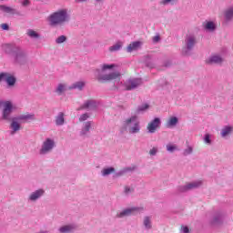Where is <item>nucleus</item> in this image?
<instances>
[{"instance_id": "nucleus-33", "label": "nucleus", "mask_w": 233, "mask_h": 233, "mask_svg": "<svg viewBox=\"0 0 233 233\" xmlns=\"http://www.w3.org/2000/svg\"><path fill=\"white\" fill-rule=\"evenodd\" d=\"M194 153V147L187 145V147L183 150V156L187 157V156H191V154Z\"/></svg>"}, {"instance_id": "nucleus-14", "label": "nucleus", "mask_w": 233, "mask_h": 233, "mask_svg": "<svg viewBox=\"0 0 233 233\" xmlns=\"http://www.w3.org/2000/svg\"><path fill=\"white\" fill-rule=\"evenodd\" d=\"M139 85H141V79H139V78L129 79L125 83L124 87L122 89L123 90H134V88H137V86H139Z\"/></svg>"}, {"instance_id": "nucleus-16", "label": "nucleus", "mask_w": 233, "mask_h": 233, "mask_svg": "<svg viewBox=\"0 0 233 233\" xmlns=\"http://www.w3.org/2000/svg\"><path fill=\"white\" fill-rule=\"evenodd\" d=\"M93 124L94 123L92 121H87L83 124L82 128L80 130L81 137H86L88 134H90V128H92Z\"/></svg>"}, {"instance_id": "nucleus-46", "label": "nucleus", "mask_w": 233, "mask_h": 233, "mask_svg": "<svg viewBox=\"0 0 233 233\" xmlns=\"http://www.w3.org/2000/svg\"><path fill=\"white\" fill-rule=\"evenodd\" d=\"M86 0H76L77 3H85Z\"/></svg>"}, {"instance_id": "nucleus-4", "label": "nucleus", "mask_w": 233, "mask_h": 233, "mask_svg": "<svg viewBox=\"0 0 233 233\" xmlns=\"http://www.w3.org/2000/svg\"><path fill=\"white\" fill-rule=\"evenodd\" d=\"M34 119H35V116L32 114L22 115V116H19L18 117H14L11 120V124L9 126L11 136H15V134H17V132L21 130L20 121H34Z\"/></svg>"}, {"instance_id": "nucleus-43", "label": "nucleus", "mask_w": 233, "mask_h": 233, "mask_svg": "<svg viewBox=\"0 0 233 233\" xmlns=\"http://www.w3.org/2000/svg\"><path fill=\"white\" fill-rule=\"evenodd\" d=\"M161 37L159 35H156L153 37V43H159Z\"/></svg>"}, {"instance_id": "nucleus-30", "label": "nucleus", "mask_w": 233, "mask_h": 233, "mask_svg": "<svg viewBox=\"0 0 233 233\" xmlns=\"http://www.w3.org/2000/svg\"><path fill=\"white\" fill-rule=\"evenodd\" d=\"M143 225L147 230H150V228H152V218L150 217H145Z\"/></svg>"}, {"instance_id": "nucleus-40", "label": "nucleus", "mask_w": 233, "mask_h": 233, "mask_svg": "<svg viewBox=\"0 0 233 233\" xmlns=\"http://www.w3.org/2000/svg\"><path fill=\"white\" fill-rule=\"evenodd\" d=\"M222 217L221 215H217L213 218L212 223L217 225L218 223H221Z\"/></svg>"}, {"instance_id": "nucleus-20", "label": "nucleus", "mask_w": 233, "mask_h": 233, "mask_svg": "<svg viewBox=\"0 0 233 233\" xmlns=\"http://www.w3.org/2000/svg\"><path fill=\"white\" fill-rule=\"evenodd\" d=\"M83 108H86L87 110H94V108H97V103L96 102V100H87L77 110H83Z\"/></svg>"}, {"instance_id": "nucleus-11", "label": "nucleus", "mask_w": 233, "mask_h": 233, "mask_svg": "<svg viewBox=\"0 0 233 233\" xmlns=\"http://www.w3.org/2000/svg\"><path fill=\"white\" fill-rule=\"evenodd\" d=\"M1 81H5L7 84V86H14L15 85V76L10 73H0V83Z\"/></svg>"}, {"instance_id": "nucleus-23", "label": "nucleus", "mask_w": 233, "mask_h": 233, "mask_svg": "<svg viewBox=\"0 0 233 233\" xmlns=\"http://www.w3.org/2000/svg\"><path fill=\"white\" fill-rule=\"evenodd\" d=\"M177 123H179V118H177V116H170L166 123V127L167 128H174Z\"/></svg>"}, {"instance_id": "nucleus-21", "label": "nucleus", "mask_w": 233, "mask_h": 233, "mask_svg": "<svg viewBox=\"0 0 233 233\" xmlns=\"http://www.w3.org/2000/svg\"><path fill=\"white\" fill-rule=\"evenodd\" d=\"M231 134H233V126H224L220 130L221 137H228V136H230Z\"/></svg>"}, {"instance_id": "nucleus-1", "label": "nucleus", "mask_w": 233, "mask_h": 233, "mask_svg": "<svg viewBox=\"0 0 233 233\" xmlns=\"http://www.w3.org/2000/svg\"><path fill=\"white\" fill-rule=\"evenodd\" d=\"M116 68H117L116 64H102L100 68L95 70L94 76L97 81H114L121 76L119 72H114Z\"/></svg>"}, {"instance_id": "nucleus-42", "label": "nucleus", "mask_w": 233, "mask_h": 233, "mask_svg": "<svg viewBox=\"0 0 233 233\" xmlns=\"http://www.w3.org/2000/svg\"><path fill=\"white\" fill-rule=\"evenodd\" d=\"M181 232H182V233H188V232H189L188 227L183 226V227L181 228Z\"/></svg>"}, {"instance_id": "nucleus-24", "label": "nucleus", "mask_w": 233, "mask_h": 233, "mask_svg": "<svg viewBox=\"0 0 233 233\" xmlns=\"http://www.w3.org/2000/svg\"><path fill=\"white\" fill-rule=\"evenodd\" d=\"M67 89L70 90V87H68L66 84L60 83L56 86V94H58V96H63V94H65V92H66Z\"/></svg>"}, {"instance_id": "nucleus-12", "label": "nucleus", "mask_w": 233, "mask_h": 233, "mask_svg": "<svg viewBox=\"0 0 233 233\" xmlns=\"http://www.w3.org/2000/svg\"><path fill=\"white\" fill-rule=\"evenodd\" d=\"M202 27L206 32L212 34L218 30V22L216 20H206L203 23Z\"/></svg>"}, {"instance_id": "nucleus-34", "label": "nucleus", "mask_w": 233, "mask_h": 233, "mask_svg": "<svg viewBox=\"0 0 233 233\" xmlns=\"http://www.w3.org/2000/svg\"><path fill=\"white\" fill-rule=\"evenodd\" d=\"M27 35L28 37H31V39H39V33L34 31L33 29L27 30Z\"/></svg>"}, {"instance_id": "nucleus-48", "label": "nucleus", "mask_w": 233, "mask_h": 233, "mask_svg": "<svg viewBox=\"0 0 233 233\" xmlns=\"http://www.w3.org/2000/svg\"><path fill=\"white\" fill-rule=\"evenodd\" d=\"M96 3H101L102 0H96Z\"/></svg>"}, {"instance_id": "nucleus-3", "label": "nucleus", "mask_w": 233, "mask_h": 233, "mask_svg": "<svg viewBox=\"0 0 233 233\" xmlns=\"http://www.w3.org/2000/svg\"><path fill=\"white\" fill-rule=\"evenodd\" d=\"M51 26H63L70 21V13L68 9H60L51 14L48 17Z\"/></svg>"}, {"instance_id": "nucleus-9", "label": "nucleus", "mask_w": 233, "mask_h": 233, "mask_svg": "<svg viewBox=\"0 0 233 233\" xmlns=\"http://www.w3.org/2000/svg\"><path fill=\"white\" fill-rule=\"evenodd\" d=\"M45 196V189L44 188H38L35 191L31 192L27 198V201L29 203H37L41 198Z\"/></svg>"}, {"instance_id": "nucleus-47", "label": "nucleus", "mask_w": 233, "mask_h": 233, "mask_svg": "<svg viewBox=\"0 0 233 233\" xmlns=\"http://www.w3.org/2000/svg\"><path fill=\"white\" fill-rule=\"evenodd\" d=\"M4 47L10 48V45L6 44V45L4 46Z\"/></svg>"}, {"instance_id": "nucleus-18", "label": "nucleus", "mask_w": 233, "mask_h": 233, "mask_svg": "<svg viewBox=\"0 0 233 233\" xmlns=\"http://www.w3.org/2000/svg\"><path fill=\"white\" fill-rule=\"evenodd\" d=\"M76 228H77V226H76V224H67V225L61 226L58 228V232L70 233V232H74V230H76Z\"/></svg>"}, {"instance_id": "nucleus-39", "label": "nucleus", "mask_w": 233, "mask_h": 233, "mask_svg": "<svg viewBox=\"0 0 233 233\" xmlns=\"http://www.w3.org/2000/svg\"><path fill=\"white\" fill-rule=\"evenodd\" d=\"M65 41H66V37L65 35H60L56 39V45H61L63 43H65Z\"/></svg>"}, {"instance_id": "nucleus-7", "label": "nucleus", "mask_w": 233, "mask_h": 233, "mask_svg": "<svg viewBox=\"0 0 233 233\" xmlns=\"http://www.w3.org/2000/svg\"><path fill=\"white\" fill-rule=\"evenodd\" d=\"M185 43H186V47L183 50V54L184 56H188L191 50H194V46H196V43H198V41L196 40V35L194 34L187 35Z\"/></svg>"}, {"instance_id": "nucleus-15", "label": "nucleus", "mask_w": 233, "mask_h": 233, "mask_svg": "<svg viewBox=\"0 0 233 233\" xmlns=\"http://www.w3.org/2000/svg\"><path fill=\"white\" fill-rule=\"evenodd\" d=\"M161 127V119L159 117H156L154 120L148 123L147 131L149 134H154L157 128Z\"/></svg>"}, {"instance_id": "nucleus-13", "label": "nucleus", "mask_w": 233, "mask_h": 233, "mask_svg": "<svg viewBox=\"0 0 233 233\" xmlns=\"http://www.w3.org/2000/svg\"><path fill=\"white\" fill-rule=\"evenodd\" d=\"M26 62V52L23 49H17L15 53V63L25 65Z\"/></svg>"}, {"instance_id": "nucleus-29", "label": "nucleus", "mask_w": 233, "mask_h": 233, "mask_svg": "<svg viewBox=\"0 0 233 233\" xmlns=\"http://www.w3.org/2000/svg\"><path fill=\"white\" fill-rule=\"evenodd\" d=\"M56 124L57 127H62V125H65V114L59 113L56 118Z\"/></svg>"}, {"instance_id": "nucleus-17", "label": "nucleus", "mask_w": 233, "mask_h": 233, "mask_svg": "<svg viewBox=\"0 0 233 233\" xmlns=\"http://www.w3.org/2000/svg\"><path fill=\"white\" fill-rule=\"evenodd\" d=\"M141 46H143V42L135 41L127 46V52H128L129 54L132 52H136V50H139Z\"/></svg>"}, {"instance_id": "nucleus-38", "label": "nucleus", "mask_w": 233, "mask_h": 233, "mask_svg": "<svg viewBox=\"0 0 233 233\" xmlns=\"http://www.w3.org/2000/svg\"><path fill=\"white\" fill-rule=\"evenodd\" d=\"M159 148L157 147H154L149 150V156H151V157H154L155 156H157Z\"/></svg>"}, {"instance_id": "nucleus-5", "label": "nucleus", "mask_w": 233, "mask_h": 233, "mask_svg": "<svg viewBox=\"0 0 233 233\" xmlns=\"http://www.w3.org/2000/svg\"><path fill=\"white\" fill-rule=\"evenodd\" d=\"M0 106H2V119L4 121H10V116H12V112L17 110V106L10 100L0 99Z\"/></svg>"}, {"instance_id": "nucleus-37", "label": "nucleus", "mask_w": 233, "mask_h": 233, "mask_svg": "<svg viewBox=\"0 0 233 233\" xmlns=\"http://www.w3.org/2000/svg\"><path fill=\"white\" fill-rule=\"evenodd\" d=\"M90 118V115L88 113H84L80 115L79 121L80 123H83L85 121H87Z\"/></svg>"}, {"instance_id": "nucleus-6", "label": "nucleus", "mask_w": 233, "mask_h": 233, "mask_svg": "<svg viewBox=\"0 0 233 233\" xmlns=\"http://www.w3.org/2000/svg\"><path fill=\"white\" fill-rule=\"evenodd\" d=\"M56 148V138L46 137L39 149L40 156H48Z\"/></svg>"}, {"instance_id": "nucleus-19", "label": "nucleus", "mask_w": 233, "mask_h": 233, "mask_svg": "<svg viewBox=\"0 0 233 233\" xmlns=\"http://www.w3.org/2000/svg\"><path fill=\"white\" fill-rule=\"evenodd\" d=\"M207 63L209 65H221L223 63V57L219 55H213L208 59Z\"/></svg>"}, {"instance_id": "nucleus-32", "label": "nucleus", "mask_w": 233, "mask_h": 233, "mask_svg": "<svg viewBox=\"0 0 233 233\" xmlns=\"http://www.w3.org/2000/svg\"><path fill=\"white\" fill-rule=\"evenodd\" d=\"M0 10L4 14H15V9L6 5H0Z\"/></svg>"}, {"instance_id": "nucleus-26", "label": "nucleus", "mask_w": 233, "mask_h": 233, "mask_svg": "<svg viewBox=\"0 0 233 233\" xmlns=\"http://www.w3.org/2000/svg\"><path fill=\"white\" fill-rule=\"evenodd\" d=\"M123 48V42L122 41H117L116 44L113 46H109L108 50L110 52H119Z\"/></svg>"}, {"instance_id": "nucleus-45", "label": "nucleus", "mask_w": 233, "mask_h": 233, "mask_svg": "<svg viewBox=\"0 0 233 233\" xmlns=\"http://www.w3.org/2000/svg\"><path fill=\"white\" fill-rule=\"evenodd\" d=\"M1 28L2 30H8L9 26L7 25V24H2Z\"/></svg>"}, {"instance_id": "nucleus-27", "label": "nucleus", "mask_w": 233, "mask_h": 233, "mask_svg": "<svg viewBox=\"0 0 233 233\" xmlns=\"http://www.w3.org/2000/svg\"><path fill=\"white\" fill-rule=\"evenodd\" d=\"M82 88H85V82L83 81L76 82L69 86V90H81Z\"/></svg>"}, {"instance_id": "nucleus-44", "label": "nucleus", "mask_w": 233, "mask_h": 233, "mask_svg": "<svg viewBox=\"0 0 233 233\" xmlns=\"http://www.w3.org/2000/svg\"><path fill=\"white\" fill-rule=\"evenodd\" d=\"M22 5H23V6H28L30 5V1L29 0H24L22 2Z\"/></svg>"}, {"instance_id": "nucleus-41", "label": "nucleus", "mask_w": 233, "mask_h": 233, "mask_svg": "<svg viewBox=\"0 0 233 233\" xmlns=\"http://www.w3.org/2000/svg\"><path fill=\"white\" fill-rule=\"evenodd\" d=\"M124 192L127 196H128V194H132V192H134V189H132L130 187L127 186L124 188Z\"/></svg>"}, {"instance_id": "nucleus-35", "label": "nucleus", "mask_w": 233, "mask_h": 233, "mask_svg": "<svg viewBox=\"0 0 233 233\" xmlns=\"http://www.w3.org/2000/svg\"><path fill=\"white\" fill-rule=\"evenodd\" d=\"M178 0H161L160 1V5H162V6H168V5H176L177 3Z\"/></svg>"}, {"instance_id": "nucleus-36", "label": "nucleus", "mask_w": 233, "mask_h": 233, "mask_svg": "<svg viewBox=\"0 0 233 233\" xmlns=\"http://www.w3.org/2000/svg\"><path fill=\"white\" fill-rule=\"evenodd\" d=\"M204 143H206V145H212V135L206 134L204 136Z\"/></svg>"}, {"instance_id": "nucleus-22", "label": "nucleus", "mask_w": 233, "mask_h": 233, "mask_svg": "<svg viewBox=\"0 0 233 233\" xmlns=\"http://www.w3.org/2000/svg\"><path fill=\"white\" fill-rule=\"evenodd\" d=\"M224 19L227 23H229V21H232L233 19V5L228 6L224 11Z\"/></svg>"}, {"instance_id": "nucleus-10", "label": "nucleus", "mask_w": 233, "mask_h": 233, "mask_svg": "<svg viewBox=\"0 0 233 233\" xmlns=\"http://www.w3.org/2000/svg\"><path fill=\"white\" fill-rule=\"evenodd\" d=\"M139 210H141V208H127L123 209L122 211L117 212L116 217L118 218L119 219H122L123 218H128V216H132L134 212H139Z\"/></svg>"}, {"instance_id": "nucleus-25", "label": "nucleus", "mask_w": 233, "mask_h": 233, "mask_svg": "<svg viewBox=\"0 0 233 233\" xmlns=\"http://www.w3.org/2000/svg\"><path fill=\"white\" fill-rule=\"evenodd\" d=\"M166 150L169 152V154H174V152H179V147H177V144L168 143L166 146Z\"/></svg>"}, {"instance_id": "nucleus-2", "label": "nucleus", "mask_w": 233, "mask_h": 233, "mask_svg": "<svg viewBox=\"0 0 233 233\" xmlns=\"http://www.w3.org/2000/svg\"><path fill=\"white\" fill-rule=\"evenodd\" d=\"M121 132H127L134 136L135 134H139L141 132V122L139 121V116L137 115H133L123 120L121 126Z\"/></svg>"}, {"instance_id": "nucleus-8", "label": "nucleus", "mask_w": 233, "mask_h": 233, "mask_svg": "<svg viewBox=\"0 0 233 233\" xmlns=\"http://www.w3.org/2000/svg\"><path fill=\"white\" fill-rule=\"evenodd\" d=\"M203 185V180H195L178 187V192H188L194 188H199Z\"/></svg>"}, {"instance_id": "nucleus-31", "label": "nucleus", "mask_w": 233, "mask_h": 233, "mask_svg": "<svg viewBox=\"0 0 233 233\" xmlns=\"http://www.w3.org/2000/svg\"><path fill=\"white\" fill-rule=\"evenodd\" d=\"M113 172H116V168L114 167H105L101 170V174L104 177L110 176V174H113Z\"/></svg>"}, {"instance_id": "nucleus-28", "label": "nucleus", "mask_w": 233, "mask_h": 233, "mask_svg": "<svg viewBox=\"0 0 233 233\" xmlns=\"http://www.w3.org/2000/svg\"><path fill=\"white\" fill-rule=\"evenodd\" d=\"M150 108V105L145 103L137 106L136 113L137 114H143V112H147Z\"/></svg>"}]
</instances>
